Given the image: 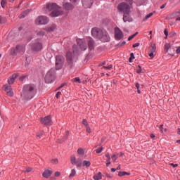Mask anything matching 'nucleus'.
I'll return each instance as SVG.
<instances>
[{"instance_id": "nucleus-1", "label": "nucleus", "mask_w": 180, "mask_h": 180, "mask_svg": "<svg viewBox=\"0 0 180 180\" xmlns=\"http://www.w3.org/2000/svg\"><path fill=\"white\" fill-rule=\"evenodd\" d=\"M91 34L93 37H95L96 39H99L101 40V41H103L104 43H106L109 41V34H108V32L105 30H101L99 28L94 27L91 30Z\"/></svg>"}, {"instance_id": "nucleus-2", "label": "nucleus", "mask_w": 180, "mask_h": 180, "mask_svg": "<svg viewBox=\"0 0 180 180\" xmlns=\"http://www.w3.org/2000/svg\"><path fill=\"white\" fill-rule=\"evenodd\" d=\"M46 9L51 12L50 16L51 18H57L63 15V10L60 6L56 3H49L46 4Z\"/></svg>"}, {"instance_id": "nucleus-3", "label": "nucleus", "mask_w": 180, "mask_h": 180, "mask_svg": "<svg viewBox=\"0 0 180 180\" xmlns=\"http://www.w3.org/2000/svg\"><path fill=\"white\" fill-rule=\"evenodd\" d=\"M36 94V86L34 84L25 85L22 90L23 96L27 99H32Z\"/></svg>"}, {"instance_id": "nucleus-4", "label": "nucleus", "mask_w": 180, "mask_h": 180, "mask_svg": "<svg viewBox=\"0 0 180 180\" xmlns=\"http://www.w3.org/2000/svg\"><path fill=\"white\" fill-rule=\"evenodd\" d=\"M26 51V46L25 45H17L15 48H12L10 51L11 56H17V54H24Z\"/></svg>"}, {"instance_id": "nucleus-5", "label": "nucleus", "mask_w": 180, "mask_h": 180, "mask_svg": "<svg viewBox=\"0 0 180 180\" xmlns=\"http://www.w3.org/2000/svg\"><path fill=\"white\" fill-rule=\"evenodd\" d=\"M117 9L120 12H123V13H130V5L125 2L120 4L117 6Z\"/></svg>"}, {"instance_id": "nucleus-6", "label": "nucleus", "mask_w": 180, "mask_h": 180, "mask_svg": "<svg viewBox=\"0 0 180 180\" xmlns=\"http://www.w3.org/2000/svg\"><path fill=\"white\" fill-rule=\"evenodd\" d=\"M54 74H56V71L54 69H51L47 73L45 77V82L46 84H51L53 81H54Z\"/></svg>"}, {"instance_id": "nucleus-7", "label": "nucleus", "mask_w": 180, "mask_h": 180, "mask_svg": "<svg viewBox=\"0 0 180 180\" xmlns=\"http://www.w3.org/2000/svg\"><path fill=\"white\" fill-rule=\"evenodd\" d=\"M50 22V20L47 16L41 15L38 17L35 21L37 25H47Z\"/></svg>"}, {"instance_id": "nucleus-8", "label": "nucleus", "mask_w": 180, "mask_h": 180, "mask_svg": "<svg viewBox=\"0 0 180 180\" xmlns=\"http://www.w3.org/2000/svg\"><path fill=\"white\" fill-rule=\"evenodd\" d=\"M66 58H67L66 67H68V68H70V70H71V68L74 67V61L72 60V53H71V52H67Z\"/></svg>"}, {"instance_id": "nucleus-9", "label": "nucleus", "mask_w": 180, "mask_h": 180, "mask_svg": "<svg viewBox=\"0 0 180 180\" xmlns=\"http://www.w3.org/2000/svg\"><path fill=\"white\" fill-rule=\"evenodd\" d=\"M29 46L32 50H33V51H40V50L43 49V45H41V43L39 41H34L31 43Z\"/></svg>"}, {"instance_id": "nucleus-10", "label": "nucleus", "mask_w": 180, "mask_h": 180, "mask_svg": "<svg viewBox=\"0 0 180 180\" xmlns=\"http://www.w3.org/2000/svg\"><path fill=\"white\" fill-rule=\"evenodd\" d=\"M64 64V57L63 56H57L56 61V70H61L63 65Z\"/></svg>"}, {"instance_id": "nucleus-11", "label": "nucleus", "mask_w": 180, "mask_h": 180, "mask_svg": "<svg viewBox=\"0 0 180 180\" xmlns=\"http://www.w3.org/2000/svg\"><path fill=\"white\" fill-rule=\"evenodd\" d=\"M41 123L45 126H51L53 122L51 121V117L50 115L41 119Z\"/></svg>"}, {"instance_id": "nucleus-12", "label": "nucleus", "mask_w": 180, "mask_h": 180, "mask_svg": "<svg viewBox=\"0 0 180 180\" xmlns=\"http://www.w3.org/2000/svg\"><path fill=\"white\" fill-rule=\"evenodd\" d=\"M77 43L82 51H85V50H86V43L85 42V40L79 39H77Z\"/></svg>"}, {"instance_id": "nucleus-13", "label": "nucleus", "mask_w": 180, "mask_h": 180, "mask_svg": "<svg viewBox=\"0 0 180 180\" xmlns=\"http://www.w3.org/2000/svg\"><path fill=\"white\" fill-rule=\"evenodd\" d=\"M115 39H117V40H122V39H123L124 36H123V32H122V30H120V29H119V27H116L115 30Z\"/></svg>"}, {"instance_id": "nucleus-14", "label": "nucleus", "mask_w": 180, "mask_h": 180, "mask_svg": "<svg viewBox=\"0 0 180 180\" xmlns=\"http://www.w3.org/2000/svg\"><path fill=\"white\" fill-rule=\"evenodd\" d=\"M82 4L84 8H91L94 4V0H82Z\"/></svg>"}, {"instance_id": "nucleus-15", "label": "nucleus", "mask_w": 180, "mask_h": 180, "mask_svg": "<svg viewBox=\"0 0 180 180\" xmlns=\"http://www.w3.org/2000/svg\"><path fill=\"white\" fill-rule=\"evenodd\" d=\"M5 91L8 96H13V90L12 89V86H4Z\"/></svg>"}, {"instance_id": "nucleus-16", "label": "nucleus", "mask_w": 180, "mask_h": 180, "mask_svg": "<svg viewBox=\"0 0 180 180\" xmlns=\"http://www.w3.org/2000/svg\"><path fill=\"white\" fill-rule=\"evenodd\" d=\"M52 174H53V169H47L44 172V173L42 174V176L44 178H50Z\"/></svg>"}, {"instance_id": "nucleus-17", "label": "nucleus", "mask_w": 180, "mask_h": 180, "mask_svg": "<svg viewBox=\"0 0 180 180\" xmlns=\"http://www.w3.org/2000/svg\"><path fill=\"white\" fill-rule=\"evenodd\" d=\"M124 22H133V18L130 16V13H124L123 15Z\"/></svg>"}, {"instance_id": "nucleus-18", "label": "nucleus", "mask_w": 180, "mask_h": 180, "mask_svg": "<svg viewBox=\"0 0 180 180\" xmlns=\"http://www.w3.org/2000/svg\"><path fill=\"white\" fill-rule=\"evenodd\" d=\"M18 75L16 74H13L11 77H10V78L8 80V83L9 84V85H12V84L15 82V79H16Z\"/></svg>"}, {"instance_id": "nucleus-19", "label": "nucleus", "mask_w": 180, "mask_h": 180, "mask_svg": "<svg viewBox=\"0 0 180 180\" xmlns=\"http://www.w3.org/2000/svg\"><path fill=\"white\" fill-rule=\"evenodd\" d=\"M63 8L67 11H72V9H74V6L70 3H65L63 4Z\"/></svg>"}, {"instance_id": "nucleus-20", "label": "nucleus", "mask_w": 180, "mask_h": 180, "mask_svg": "<svg viewBox=\"0 0 180 180\" xmlns=\"http://www.w3.org/2000/svg\"><path fill=\"white\" fill-rule=\"evenodd\" d=\"M89 49H90V50L95 49V42H94V39H89Z\"/></svg>"}, {"instance_id": "nucleus-21", "label": "nucleus", "mask_w": 180, "mask_h": 180, "mask_svg": "<svg viewBox=\"0 0 180 180\" xmlns=\"http://www.w3.org/2000/svg\"><path fill=\"white\" fill-rule=\"evenodd\" d=\"M155 50H157V47L155 46V44H153L149 48V52L150 53H155Z\"/></svg>"}, {"instance_id": "nucleus-22", "label": "nucleus", "mask_w": 180, "mask_h": 180, "mask_svg": "<svg viewBox=\"0 0 180 180\" xmlns=\"http://www.w3.org/2000/svg\"><path fill=\"white\" fill-rule=\"evenodd\" d=\"M94 180L102 179V173L98 172V174L97 175L94 176Z\"/></svg>"}, {"instance_id": "nucleus-23", "label": "nucleus", "mask_w": 180, "mask_h": 180, "mask_svg": "<svg viewBox=\"0 0 180 180\" xmlns=\"http://www.w3.org/2000/svg\"><path fill=\"white\" fill-rule=\"evenodd\" d=\"M105 157H106V158H108L106 167H109V165H110V155H109V153H107L105 155Z\"/></svg>"}, {"instance_id": "nucleus-24", "label": "nucleus", "mask_w": 180, "mask_h": 180, "mask_svg": "<svg viewBox=\"0 0 180 180\" xmlns=\"http://www.w3.org/2000/svg\"><path fill=\"white\" fill-rule=\"evenodd\" d=\"M77 167H79L82 166V160L81 158H78L76 161Z\"/></svg>"}, {"instance_id": "nucleus-25", "label": "nucleus", "mask_w": 180, "mask_h": 180, "mask_svg": "<svg viewBox=\"0 0 180 180\" xmlns=\"http://www.w3.org/2000/svg\"><path fill=\"white\" fill-rule=\"evenodd\" d=\"M77 153L79 155H84L85 154V151L84 150V149L82 148H79L78 150H77Z\"/></svg>"}, {"instance_id": "nucleus-26", "label": "nucleus", "mask_w": 180, "mask_h": 180, "mask_svg": "<svg viewBox=\"0 0 180 180\" xmlns=\"http://www.w3.org/2000/svg\"><path fill=\"white\" fill-rule=\"evenodd\" d=\"M27 13H29V11H24L22 13L20 14V15L19 16L20 19H23V18H26V15H27Z\"/></svg>"}, {"instance_id": "nucleus-27", "label": "nucleus", "mask_w": 180, "mask_h": 180, "mask_svg": "<svg viewBox=\"0 0 180 180\" xmlns=\"http://www.w3.org/2000/svg\"><path fill=\"white\" fill-rule=\"evenodd\" d=\"M57 27V26H56L55 25H51L50 27H49L48 28H47V30L49 31V32H53V30H56V28Z\"/></svg>"}, {"instance_id": "nucleus-28", "label": "nucleus", "mask_w": 180, "mask_h": 180, "mask_svg": "<svg viewBox=\"0 0 180 180\" xmlns=\"http://www.w3.org/2000/svg\"><path fill=\"white\" fill-rule=\"evenodd\" d=\"M71 164L72 165H75V164H77V158L74 155L71 156Z\"/></svg>"}, {"instance_id": "nucleus-29", "label": "nucleus", "mask_w": 180, "mask_h": 180, "mask_svg": "<svg viewBox=\"0 0 180 180\" xmlns=\"http://www.w3.org/2000/svg\"><path fill=\"white\" fill-rule=\"evenodd\" d=\"M76 174H77V171H75V169H72L69 177L72 178V177L75 176Z\"/></svg>"}, {"instance_id": "nucleus-30", "label": "nucleus", "mask_w": 180, "mask_h": 180, "mask_svg": "<svg viewBox=\"0 0 180 180\" xmlns=\"http://www.w3.org/2000/svg\"><path fill=\"white\" fill-rule=\"evenodd\" d=\"M124 175H130V173L126 172H120L118 174L119 176H124Z\"/></svg>"}, {"instance_id": "nucleus-31", "label": "nucleus", "mask_w": 180, "mask_h": 180, "mask_svg": "<svg viewBox=\"0 0 180 180\" xmlns=\"http://www.w3.org/2000/svg\"><path fill=\"white\" fill-rule=\"evenodd\" d=\"M83 167H91V162L84 160L83 162Z\"/></svg>"}, {"instance_id": "nucleus-32", "label": "nucleus", "mask_w": 180, "mask_h": 180, "mask_svg": "<svg viewBox=\"0 0 180 180\" xmlns=\"http://www.w3.org/2000/svg\"><path fill=\"white\" fill-rule=\"evenodd\" d=\"M6 18H3L2 16L0 15V23H6Z\"/></svg>"}, {"instance_id": "nucleus-33", "label": "nucleus", "mask_w": 180, "mask_h": 180, "mask_svg": "<svg viewBox=\"0 0 180 180\" xmlns=\"http://www.w3.org/2000/svg\"><path fill=\"white\" fill-rule=\"evenodd\" d=\"M103 150V148L101 147V148H97L95 151H96V154H101Z\"/></svg>"}, {"instance_id": "nucleus-34", "label": "nucleus", "mask_w": 180, "mask_h": 180, "mask_svg": "<svg viewBox=\"0 0 180 180\" xmlns=\"http://www.w3.org/2000/svg\"><path fill=\"white\" fill-rule=\"evenodd\" d=\"M38 36H44V31L39 30L37 32Z\"/></svg>"}, {"instance_id": "nucleus-35", "label": "nucleus", "mask_w": 180, "mask_h": 180, "mask_svg": "<svg viewBox=\"0 0 180 180\" xmlns=\"http://www.w3.org/2000/svg\"><path fill=\"white\" fill-rule=\"evenodd\" d=\"M111 158L112 159L113 162H116V160H117L118 158L117 155H112L111 156Z\"/></svg>"}, {"instance_id": "nucleus-36", "label": "nucleus", "mask_w": 180, "mask_h": 180, "mask_svg": "<svg viewBox=\"0 0 180 180\" xmlns=\"http://www.w3.org/2000/svg\"><path fill=\"white\" fill-rule=\"evenodd\" d=\"M103 68H104V70H112V68H113V65H109L108 66H103Z\"/></svg>"}, {"instance_id": "nucleus-37", "label": "nucleus", "mask_w": 180, "mask_h": 180, "mask_svg": "<svg viewBox=\"0 0 180 180\" xmlns=\"http://www.w3.org/2000/svg\"><path fill=\"white\" fill-rule=\"evenodd\" d=\"M6 5V0H1V8H5Z\"/></svg>"}, {"instance_id": "nucleus-38", "label": "nucleus", "mask_w": 180, "mask_h": 180, "mask_svg": "<svg viewBox=\"0 0 180 180\" xmlns=\"http://www.w3.org/2000/svg\"><path fill=\"white\" fill-rule=\"evenodd\" d=\"M73 82H78V84H81V79H79V77H76L73 79Z\"/></svg>"}, {"instance_id": "nucleus-39", "label": "nucleus", "mask_w": 180, "mask_h": 180, "mask_svg": "<svg viewBox=\"0 0 180 180\" xmlns=\"http://www.w3.org/2000/svg\"><path fill=\"white\" fill-rule=\"evenodd\" d=\"M153 15H154V13H150L149 14H148V15L146 16V18H145V19H144L143 20H147V19H150V18H151V16H153Z\"/></svg>"}, {"instance_id": "nucleus-40", "label": "nucleus", "mask_w": 180, "mask_h": 180, "mask_svg": "<svg viewBox=\"0 0 180 180\" xmlns=\"http://www.w3.org/2000/svg\"><path fill=\"white\" fill-rule=\"evenodd\" d=\"M51 162H52V164H55V165H56V164H58V159H52V160H51Z\"/></svg>"}, {"instance_id": "nucleus-41", "label": "nucleus", "mask_w": 180, "mask_h": 180, "mask_svg": "<svg viewBox=\"0 0 180 180\" xmlns=\"http://www.w3.org/2000/svg\"><path fill=\"white\" fill-rule=\"evenodd\" d=\"M170 47H171V46L169 45V44H165V50L166 51H168V50H169Z\"/></svg>"}, {"instance_id": "nucleus-42", "label": "nucleus", "mask_w": 180, "mask_h": 180, "mask_svg": "<svg viewBox=\"0 0 180 180\" xmlns=\"http://www.w3.org/2000/svg\"><path fill=\"white\" fill-rule=\"evenodd\" d=\"M130 58H129V63H131V60H134V53H131V54H130Z\"/></svg>"}, {"instance_id": "nucleus-43", "label": "nucleus", "mask_w": 180, "mask_h": 180, "mask_svg": "<svg viewBox=\"0 0 180 180\" xmlns=\"http://www.w3.org/2000/svg\"><path fill=\"white\" fill-rule=\"evenodd\" d=\"M82 124H83L84 126H86V127H88V126H89V125L88 124V121H86V120H85V119L83 120Z\"/></svg>"}, {"instance_id": "nucleus-44", "label": "nucleus", "mask_w": 180, "mask_h": 180, "mask_svg": "<svg viewBox=\"0 0 180 180\" xmlns=\"http://www.w3.org/2000/svg\"><path fill=\"white\" fill-rule=\"evenodd\" d=\"M148 56L150 58H154V52H148Z\"/></svg>"}, {"instance_id": "nucleus-45", "label": "nucleus", "mask_w": 180, "mask_h": 180, "mask_svg": "<svg viewBox=\"0 0 180 180\" xmlns=\"http://www.w3.org/2000/svg\"><path fill=\"white\" fill-rule=\"evenodd\" d=\"M86 127V133H91V127H89V125H88Z\"/></svg>"}, {"instance_id": "nucleus-46", "label": "nucleus", "mask_w": 180, "mask_h": 180, "mask_svg": "<svg viewBox=\"0 0 180 180\" xmlns=\"http://www.w3.org/2000/svg\"><path fill=\"white\" fill-rule=\"evenodd\" d=\"M137 74H140L141 72V66L139 65L138 69L136 70Z\"/></svg>"}, {"instance_id": "nucleus-47", "label": "nucleus", "mask_w": 180, "mask_h": 180, "mask_svg": "<svg viewBox=\"0 0 180 180\" xmlns=\"http://www.w3.org/2000/svg\"><path fill=\"white\" fill-rule=\"evenodd\" d=\"M64 85H65V84L64 83L60 84V86L56 89V91H60V89H61V88H63Z\"/></svg>"}, {"instance_id": "nucleus-48", "label": "nucleus", "mask_w": 180, "mask_h": 180, "mask_svg": "<svg viewBox=\"0 0 180 180\" xmlns=\"http://www.w3.org/2000/svg\"><path fill=\"white\" fill-rule=\"evenodd\" d=\"M60 96H61V92L60 91L57 92L56 95L57 99H58V98H60Z\"/></svg>"}, {"instance_id": "nucleus-49", "label": "nucleus", "mask_w": 180, "mask_h": 180, "mask_svg": "<svg viewBox=\"0 0 180 180\" xmlns=\"http://www.w3.org/2000/svg\"><path fill=\"white\" fill-rule=\"evenodd\" d=\"M60 175H61V173H60V172H56L55 176L58 178V176H60Z\"/></svg>"}, {"instance_id": "nucleus-50", "label": "nucleus", "mask_w": 180, "mask_h": 180, "mask_svg": "<svg viewBox=\"0 0 180 180\" xmlns=\"http://www.w3.org/2000/svg\"><path fill=\"white\" fill-rule=\"evenodd\" d=\"M78 1H79V0H70V2L72 4H73V5H75L77 4V2H78Z\"/></svg>"}, {"instance_id": "nucleus-51", "label": "nucleus", "mask_w": 180, "mask_h": 180, "mask_svg": "<svg viewBox=\"0 0 180 180\" xmlns=\"http://www.w3.org/2000/svg\"><path fill=\"white\" fill-rule=\"evenodd\" d=\"M70 134V132L68 131H66V134L65 136V140H67V139H68V136Z\"/></svg>"}, {"instance_id": "nucleus-52", "label": "nucleus", "mask_w": 180, "mask_h": 180, "mask_svg": "<svg viewBox=\"0 0 180 180\" xmlns=\"http://www.w3.org/2000/svg\"><path fill=\"white\" fill-rule=\"evenodd\" d=\"M139 46H140V44H139V43H135V44L133 45V47H134V49H136V47H139Z\"/></svg>"}, {"instance_id": "nucleus-53", "label": "nucleus", "mask_w": 180, "mask_h": 180, "mask_svg": "<svg viewBox=\"0 0 180 180\" xmlns=\"http://www.w3.org/2000/svg\"><path fill=\"white\" fill-rule=\"evenodd\" d=\"M164 125L163 124H162V125H160V131L162 132V133H163L164 132Z\"/></svg>"}, {"instance_id": "nucleus-54", "label": "nucleus", "mask_w": 180, "mask_h": 180, "mask_svg": "<svg viewBox=\"0 0 180 180\" xmlns=\"http://www.w3.org/2000/svg\"><path fill=\"white\" fill-rule=\"evenodd\" d=\"M164 33H165V34L166 36L165 39H167V37H168V30H165Z\"/></svg>"}, {"instance_id": "nucleus-55", "label": "nucleus", "mask_w": 180, "mask_h": 180, "mask_svg": "<svg viewBox=\"0 0 180 180\" xmlns=\"http://www.w3.org/2000/svg\"><path fill=\"white\" fill-rule=\"evenodd\" d=\"M170 165H172V167H173V168H176V167H178V164L171 163Z\"/></svg>"}, {"instance_id": "nucleus-56", "label": "nucleus", "mask_w": 180, "mask_h": 180, "mask_svg": "<svg viewBox=\"0 0 180 180\" xmlns=\"http://www.w3.org/2000/svg\"><path fill=\"white\" fill-rule=\"evenodd\" d=\"M132 39H134V35H131L128 38V41H130V40H132Z\"/></svg>"}, {"instance_id": "nucleus-57", "label": "nucleus", "mask_w": 180, "mask_h": 180, "mask_svg": "<svg viewBox=\"0 0 180 180\" xmlns=\"http://www.w3.org/2000/svg\"><path fill=\"white\" fill-rule=\"evenodd\" d=\"M136 89H140V84H139V83H136Z\"/></svg>"}, {"instance_id": "nucleus-58", "label": "nucleus", "mask_w": 180, "mask_h": 180, "mask_svg": "<svg viewBox=\"0 0 180 180\" xmlns=\"http://www.w3.org/2000/svg\"><path fill=\"white\" fill-rule=\"evenodd\" d=\"M32 172V168L30 167L27 168L26 172Z\"/></svg>"}, {"instance_id": "nucleus-59", "label": "nucleus", "mask_w": 180, "mask_h": 180, "mask_svg": "<svg viewBox=\"0 0 180 180\" xmlns=\"http://www.w3.org/2000/svg\"><path fill=\"white\" fill-rule=\"evenodd\" d=\"M127 2H129L130 5L133 4V0H126Z\"/></svg>"}, {"instance_id": "nucleus-60", "label": "nucleus", "mask_w": 180, "mask_h": 180, "mask_svg": "<svg viewBox=\"0 0 180 180\" xmlns=\"http://www.w3.org/2000/svg\"><path fill=\"white\" fill-rule=\"evenodd\" d=\"M150 139H155V135H154V134H151Z\"/></svg>"}, {"instance_id": "nucleus-61", "label": "nucleus", "mask_w": 180, "mask_h": 180, "mask_svg": "<svg viewBox=\"0 0 180 180\" xmlns=\"http://www.w3.org/2000/svg\"><path fill=\"white\" fill-rule=\"evenodd\" d=\"M105 176H106L107 178H112V176H110V174H105Z\"/></svg>"}, {"instance_id": "nucleus-62", "label": "nucleus", "mask_w": 180, "mask_h": 180, "mask_svg": "<svg viewBox=\"0 0 180 180\" xmlns=\"http://www.w3.org/2000/svg\"><path fill=\"white\" fill-rule=\"evenodd\" d=\"M25 78H26V76L20 77V81H23V79H25Z\"/></svg>"}, {"instance_id": "nucleus-63", "label": "nucleus", "mask_w": 180, "mask_h": 180, "mask_svg": "<svg viewBox=\"0 0 180 180\" xmlns=\"http://www.w3.org/2000/svg\"><path fill=\"white\" fill-rule=\"evenodd\" d=\"M116 169H115V168H112L111 169V172H116Z\"/></svg>"}, {"instance_id": "nucleus-64", "label": "nucleus", "mask_w": 180, "mask_h": 180, "mask_svg": "<svg viewBox=\"0 0 180 180\" xmlns=\"http://www.w3.org/2000/svg\"><path fill=\"white\" fill-rule=\"evenodd\" d=\"M177 134H180V128L177 129Z\"/></svg>"}]
</instances>
